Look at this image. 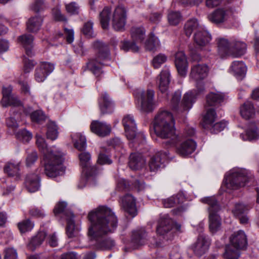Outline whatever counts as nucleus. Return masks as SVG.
<instances>
[{
	"instance_id": "bb28decb",
	"label": "nucleus",
	"mask_w": 259,
	"mask_h": 259,
	"mask_svg": "<svg viewBox=\"0 0 259 259\" xmlns=\"http://www.w3.org/2000/svg\"><path fill=\"white\" fill-rule=\"evenodd\" d=\"M211 40V35L206 30L202 29L195 32L194 36V40L200 49L207 46Z\"/></svg>"
},
{
	"instance_id": "de8ad7c7",
	"label": "nucleus",
	"mask_w": 259,
	"mask_h": 259,
	"mask_svg": "<svg viewBox=\"0 0 259 259\" xmlns=\"http://www.w3.org/2000/svg\"><path fill=\"white\" fill-rule=\"evenodd\" d=\"M18 228L21 233L31 231L34 227V223L29 219H25L18 223Z\"/></svg>"
},
{
	"instance_id": "f704fd0d",
	"label": "nucleus",
	"mask_w": 259,
	"mask_h": 259,
	"mask_svg": "<svg viewBox=\"0 0 259 259\" xmlns=\"http://www.w3.org/2000/svg\"><path fill=\"white\" fill-rule=\"evenodd\" d=\"M231 50L232 56L238 57L245 53L246 45L243 42L233 40H232Z\"/></svg>"
},
{
	"instance_id": "3c124183",
	"label": "nucleus",
	"mask_w": 259,
	"mask_h": 259,
	"mask_svg": "<svg viewBox=\"0 0 259 259\" xmlns=\"http://www.w3.org/2000/svg\"><path fill=\"white\" fill-rule=\"evenodd\" d=\"M132 190V184L124 179L118 180L116 183V190L118 192H126Z\"/></svg>"
},
{
	"instance_id": "f257e3e1",
	"label": "nucleus",
	"mask_w": 259,
	"mask_h": 259,
	"mask_svg": "<svg viewBox=\"0 0 259 259\" xmlns=\"http://www.w3.org/2000/svg\"><path fill=\"white\" fill-rule=\"evenodd\" d=\"M88 219L92 224L89 234L97 241V247L102 250L111 249L115 245L114 241L103 236L114 232L117 227L118 220L111 209L101 205L89 212Z\"/></svg>"
},
{
	"instance_id": "13d9d810",
	"label": "nucleus",
	"mask_w": 259,
	"mask_h": 259,
	"mask_svg": "<svg viewBox=\"0 0 259 259\" xmlns=\"http://www.w3.org/2000/svg\"><path fill=\"white\" fill-rule=\"evenodd\" d=\"M166 60L167 57L165 55L159 54L153 58L152 64L155 68H158Z\"/></svg>"
},
{
	"instance_id": "2f4dec72",
	"label": "nucleus",
	"mask_w": 259,
	"mask_h": 259,
	"mask_svg": "<svg viewBox=\"0 0 259 259\" xmlns=\"http://www.w3.org/2000/svg\"><path fill=\"white\" fill-rule=\"evenodd\" d=\"M145 163V160L139 153H132L130 156L128 165L133 170H137L143 167Z\"/></svg>"
},
{
	"instance_id": "680f3d73",
	"label": "nucleus",
	"mask_w": 259,
	"mask_h": 259,
	"mask_svg": "<svg viewBox=\"0 0 259 259\" xmlns=\"http://www.w3.org/2000/svg\"><path fill=\"white\" fill-rule=\"evenodd\" d=\"M74 146L79 151L83 150L86 147V139L85 137L78 135V139L75 142Z\"/></svg>"
},
{
	"instance_id": "7ed1b4c3",
	"label": "nucleus",
	"mask_w": 259,
	"mask_h": 259,
	"mask_svg": "<svg viewBox=\"0 0 259 259\" xmlns=\"http://www.w3.org/2000/svg\"><path fill=\"white\" fill-rule=\"evenodd\" d=\"M153 127L156 136L161 139H169L172 144H177L181 141V136L175 134L174 119L168 111L158 113L155 117Z\"/></svg>"
},
{
	"instance_id": "338daca9",
	"label": "nucleus",
	"mask_w": 259,
	"mask_h": 259,
	"mask_svg": "<svg viewBox=\"0 0 259 259\" xmlns=\"http://www.w3.org/2000/svg\"><path fill=\"white\" fill-rule=\"evenodd\" d=\"M46 7L44 0H35L31 7L32 10L35 12H39Z\"/></svg>"
},
{
	"instance_id": "37998d69",
	"label": "nucleus",
	"mask_w": 259,
	"mask_h": 259,
	"mask_svg": "<svg viewBox=\"0 0 259 259\" xmlns=\"http://www.w3.org/2000/svg\"><path fill=\"white\" fill-rule=\"evenodd\" d=\"M217 116L216 112L213 109H209L203 117V122L202 126L204 128H209L210 126L215 121Z\"/></svg>"
},
{
	"instance_id": "9d476101",
	"label": "nucleus",
	"mask_w": 259,
	"mask_h": 259,
	"mask_svg": "<svg viewBox=\"0 0 259 259\" xmlns=\"http://www.w3.org/2000/svg\"><path fill=\"white\" fill-rule=\"evenodd\" d=\"M122 124L124 127L125 135L128 140H137L139 137L144 138L142 133L136 132V124L134 117L131 115L125 116L122 119Z\"/></svg>"
},
{
	"instance_id": "79ce46f5",
	"label": "nucleus",
	"mask_w": 259,
	"mask_h": 259,
	"mask_svg": "<svg viewBox=\"0 0 259 259\" xmlns=\"http://www.w3.org/2000/svg\"><path fill=\"white\" fill-rule=\"evenodd\" d=\"M74 215L71 213L70 217L66 219L67 227L66 234L68 237L72 238L77 235L78 230L75 228L74 221L73 220Z\"/></svg>"
},
{
	"instance_id": "473e14b6",
	"label": "nucleus",
	"mask_w": 259,
	"mask_h": 259,
	"mask_svg": "<svg viewBox=\"0 0 259 259\" xmlns=\"http://www.w3.org/2000/svg\"><path fill=\"white\" fill-rule=\"evenodd\" d=\"M227 18V11L224 9H217L208 16L210 21L215 24L224 22Z\"/></svg>"
},
{
	"instance_id": "c03bdc74",
	"label": "nucleus",
	"mask_w": 259,
	"mask_h": 259,
	"mask_svg": "<svg viewBox=\"0 0 259 259\" xmlns=\"http://www.w3.org/2000/svg\"><path fill=\"white\" fill-rule=\"evenodd\" d=\"M240 255V250L230 245L226 246L223 256L225 259H238Z\"/></svg>"
},
{
	"instance_id": "6ab92c4d",
	"label": "nucleus",
	"mask_w": 259,
	"mask_h": 259,
	"mask_svg": "<svg viewBox=\"0 0 259 259\" xmlns=\"http://www.w3.org/2000/svg\"><path fill=\"white\" fill-rule=\"evenodd\" d=\"M54 69V66L53 64L48 62L42 63L35 70V79L38 82L44 81Z\"/></svg>"
},
{
	"instance_id": "6e6552de",
	"label": "nucleus",
	"mask_w": 259,
	"mask_h": 259,
	"mask_svg": "<svg viewBox=\"0 0 259 259\" xmlns=\"http://www.w3.org/2000/svg\"><path fill=\"white\" fill-rule=\"evenodd\" d=\"M131 33L133 41H123L121 49L126 52L131 51L134 52H137L139 48L136 43L143 41L145 38V30L142 27H133L131 30Z\"/></svg>"
},
{
	"instance_id": "c9c22d12",
	"label": "nucleus",
	"mask_w": 259,
	"mask_h": 259,
	"mask_svg": "<svg viewBox=\"0 0 259 259\" xmlns=\"http://www.w3.org/2000/svg\"><path fill=\"white\" fill-rule=\"evenodd\" d=\"M80 163L84 170L91 168V171L89 172L90 175H95L96 174V167H92L90 164L91 155L88 152H82L79 155Z\"/></svg>"
},
{
	"instance_id": "a19ab883",
	"label": "nucleus",
	"mask_w": 259,
	"mask_h": 259,
	"mask_svg": "<svg viewBox=\"0 0 259 259\" xmlns=\"http://www.w3.org/2000/svg\"><path fill=\"white\" fill-rule=\"evenodd\" d=\"M240 137L244 140L251 141L256 139L259 137L257 127L254 123H251L246 131L245 134H241Z\"/></svg>"
},
{
	"instance_id": "09e8293b",
	"label": "nucleus",
	"mask_w": 259,
	"mask_h": 259,
	"mask_svg": "<svg viewBox=\"0 0 259 259\" xmlns=\"http://www.w3.org/2000/svg\"><path fill=\"white\" fill-rule=\"evenodd\" d=\"M47 128V138L52 140H56L58 136V127L56 124L53 122H50L48 123Z\"/></svg>"
},
{
	"instance_id": "69168bd1",
	"label": "nucleus",
	"mask_w": 259,
	"mask_h": 259,
	"mask_svg": "<svg viewBox=\"0 0 259 259\" xmlns=\"http://www.w3.org/2000/svg\"><path fill=\"white\" fill-rule=\"evenodd\" d=\"M67 206V204L65 202H59L55 206L54 209V213L55 215L61 213H65V209Z\"/></svg>"
},
{
	"instance_id": "20e7f679",
	"label": "nucleus",
	"mask_w": 259,
	"mask_h": 259,
	"mask_svg": "<svg viewBox=\"0 0 259 259\" xmlns=\"http://www.w3.org/2000/svg\"><path fill=\"white\" fill-rule=\"evenodd\" d=\"M93 47L97 52L95 58L89 60L87 67L96 77H99L103 73V67L107 65L105 62L110 60L109 49L107 45L99 40L94 41Z\"/></svg>"
},
{
	"instance_id": "6e6d98bb",
	"label": "nucleus",
	"mask_w": 259,
	"mask_h": 259,
	"mask_svg": "<svg viewBox=\"0 0 259 259\" xmlns=\"http://www.w3.org/2000/svg\"><path fill=\"white\" fill-rule=\"evenodd\" d=\"M250 208V207L248 205H245L243 203H238L235 204L234 209L232 210V212L235 216H239L245 213Z\"/></svg>"
},
{
	"instance_id": "864d4df0",
	"label": "nucleus",
	"mask_w": 259,
	"mask_h": 259,
	"mask_svg": "<svg viewBox=\"0 0 259 259\" xmlns=\"http://www.w3.org/2000/svg\"><path fill=\"white\" fill-rule=\"evenodd\" d=\"M169 23L171 25H178L182 20V16L179 12L171 11L167 15Z\"/></svg>"
},
{
	"instance_id": "c85d7f7f",
	"label": "nucleus",
	"mask_w": 259,
	"mask_h": 259,
	"mask_svg": "<svg viewBox=\"0 0 259 259\" xmlns=\"http://www.w3.org/2000/svg\"><path fill=\"white\" fill-rule=\"evenodd\" d=\"M147 234L144 229H141L133 232L131 243L134 248H137L143 245L145 242Z\"/></svg>"
},
{
	"instance_id": "e433bc0d",
	"label": "nucleus",
	"mask_w": 259,
	"mask_h": 259,
	"mask_svg": "<svg viewBox=\"0 0 259 259\" xmlns=\"http://www.w3.org/2000/svg\"><path fill=\"white\" fill-rule=\"evenodd\" d=\"M42 18L40 16L31 17L27 23V29L29 32H36L42 25Z\"/></svg>"
},
{
	"instance_id": "f3484780",
	"label": "nucleus",
	"mask_w": 259,
	"mask_h": 259,
	"mask_svg": "<svg viewBox=\"0 0 259 259\" xmlns=\"http://www.w3.org/2000/svg\"><path fill=\"white\" fill-rule=\"evenodd\" d=\"M98 104L102 115L110 114L114 111V104L105 92L101 95L98 99Z\"/></svg>"
},
{
	"instance_id": "b1692460",
	"label": "nucleus",
	"mask_w": 259,
	"mask_h": 259,
	"mask_svg": "<svg viewBox=\"0 0 259 259\" xmlns=\"http://www.w3.org/2000/svg\"><path fill=\"white\" fill-rule=\"evenodd\" d=\"M175 63L179 74L182 76H185L187 72L188 62L183 52H179L176 54Z\"/></svg>"
},
{
	"instance_id": "5701e85b",
	"label": "nucleus",
	"mask_w": 259,
	"mask_h": 259,
	"mask_svg": "<svg viewBox=\"0 0 259 259\" xmlns=\"http://www.w3.org/2000/svg\"><path fill=\"white\" fill-rule=\"evenodd\" d=\"M91 131L100 137H105L111 132V127L105 122L94 120L90 125Z\"/></svg>"
},
{
	"instance_id": "423d86ee",
	"label": "nucleus",
	"mask_w": 259,
	"mask_h": 259,
	"mask_svg": "<svg viewBox=\"0 0 259 259\" xmlns=\"http://www.w3.org/2000/svg\"><path fill=\"white\" fill-rule=\"evenodd\" d=\"M198 90V94H196L195 92H190L186 93L181 103L180 101L181 98V92L179 90L176 91L172 95L171 100V106L172 110L178 113H183L189 111L191 108L196 96H198V94H200L204 91L203 85H200V88Z\"/></svg>"
},
{
	"instance_id": "0e129e2a",
	"label": "nucleus",
	"mask_w": 259,
	"mask_h": 259,
	"mask_svg": "<svg viewBox=\"0 0 259 259\" xmlns=\"http://www.w3.org/2000/svg\"><path fill=\"white\" fill-rule=\"evenodd\" d=\"M146 188V185L143 180H135L132 183V190L134 189L138 192L143 191Z\"/></svg>"
},
{
	"instance_id": "9b49d317",
	"label": "nucleus",
	"mask_w": 259,
	"mask_h": 259,
	"mask_svg": "<svg viewBox=\"0 0 259 259\" xmlns=\"http://www.w3.org/2000/svg\"><path fill=\"white\" fill-rule=\"evenodd\" d=\"M126 10L122 5L117 6L113 14L112 25L116 31H122L125 24Z\"/></svg>"
},
{
	"instance_id": "aec40b11",
	"label": "nucleus",
	"mask_w": 259,
	"mask_h": 259,
	"mask_svg": "<svg viewBox=\"0 0 259 259\" xmlns=\"http://www.w3.org/2000/svg\"><path fill=\"white\" fill-rule=\"evenodd\" d=\"M210 242L203 235H200L195 243L192 246L194 253L197 256H201L208 250Z\"/></svg>"
},
{
	"instance_id": "a18cd8bd",
	"label": "nucleus",
	"mask_w": 259,
	"mask_h": 259,
	"mask_svg": "<svg viewBox=\"0 0 259 259\" xmlns=\"http://www.w3.org/2000/svg\"><path fill=\"white\" fill-rule=\"evenodd\" d=\"M158 46H159L158 40L154 34L151 33L149 38L145 42V49L149 51H154Z\"/></svg>"
},
{
	"instance_id": "39448f33",
	"label": "nucleus",
	"mask_w": 259,
	"mask_h": 259,
	"mask_svg": "<svg viewBox=\"0 0 259 259\" xmlns=\"http://www.w3.org/2000/svg\"><path fill=\"white\" fill-rule=\"evenodd\" d=\"M253 181L254 176L250 171L245 169H237L231 170L226 176L224 183L227 188L236 190Z\"/></svg>"
},
{
	"instance_id": "4d7b16f0",
	"label": "nucleus",
	"mask_w": 259,
	"mask_h": 259,
	"mask_svg": "<svg viewBox=\"0 0 259 259\" xmlns=\"http://www.w3.org/2000/svg\"><path fill=\"white\" fill-rule=\"evenodd\" d=\"M16 137L23 142H28L32 138V135L26 129H22L16 134Z\"/></svg>"
},
{
	"instance_id": "a878e982",
	"label": "nucleus",
	"mask_w": 259,
	"mask_h": 259,
	"mask_svg": "<svg viewBox=\"0 0 259 259\" xmlns=\"http://www.w3.org/2000/svg\"><path fill=\"white\" fill-rule=\"evenodd\" d=\"M230 70L237 79L241 80L245 76L247 67L243 62L235 61L232 63Z\"/></svg>"
},
{
	"instance_id": "f8f14e48",
	"label": "nucleus",
	"mask_w": 259,
	"mask_h": 259,
	"mask_svg": "<svg viewBox=\"0 0 259 259\" xmlns=\"http://www.w3.org/2000/svg\"><path fill=\"white\" fill-rule=\"evenodd\" d=\"M3 98L1 100V104L3 107L9 106H20L21 102L18 97L12 94V87L11 85L3 87L2 89Z\"/></svg>"
},
{
	"instance_id": "412c9836",
	"label": "nucleus",
	"mask_w": 259,
	"mask_h": 259,
	"mask_svg": "<svg viewBox=\"0 0 259 259\" xmlns=\"http://www.w3.org/2000/svg\"><path fill=\"white\" fill-rule=\"evenodd\" d=\"M170 81V74L168 68L163 69L157 77V84L159 91L163 94L166 93Z\"/></svg>"
},
{
	"instance_id": "72a5a7b5",
	"label": "nucleus",
	"mask_w": 259,
	"mask_h": 259,
	"mask_svg": "<svg viewBox=\"0 0 259 259\" xmlns=\"http://www.w3.org/2000/svg\"><path fill=\"white\" fill-rule=\"evenodd\" d=\"M241 116L245 119L253 118L255 115V110L253 105L250 102H246L240 107Z\"/></svg>"
},
{
	"instance_id": "1a4fd4ad",
	"label": "nucleus",
	"mask_w": 259,
	"mask_h": 259,
	"mask_svg": "<svg viewBox=\"0 0 259 259\" xmlns=\"http://www.w3.org/2000/svg\"><path fill=\"white\" fill-rule=\"evenodd\" d=\"M138 96L141 100V110L142 111L149 112L154 109L155 104L153 100L154 92L153 90L140 91L138 93Z\"/></svg>"
},
{
	"instance_id": "58836bf2",
	"label": "nucleus",
	"mask_w": 259,
	"mask_h": 259,
	"mask_svg": "<svg viewBox=\"0 0 259 259\" xmlns=\"http://www.w3.org/2000/svg\"><path fill=\"white\" fill-rule=\"evenodd\" d=\"M19 170V164L11 162H7L4 167V171L6 174L10 177H16L17 179L20 176Z\"/></svg>"
},
{
	"instance_id": "49530a36",
	"label": "nucleus",
	"mask_w": 259,
	"mask_h": 259,
	"mask_svg": "<svg viewBox=\"0 0 259 259\" xmlns=\"http://www.w3.org/2000/svg\"><path fill=\"white\" fill-rule=\"evenodd\" d=\"M30 118L33 122L42 123L46 120L47 116L41 110H36L30 114Z\"/></svg>"
},
{
	"instance_id": "8fccbe9b",
	"label": "nucleus",
	"mask_w": 259,
	"mask_h": 259,
	"mask_svg": "<svg viewBox=\"0 0 259 259\" xmlns=\"http://www.w3.org/2000/svg\"><path fill=\"white\" fill-rule=\"evenodd\" d=\"M46 236L47 233L46 232H39L35 236L32 238L29 244V246H32L35 248L39 246L44 241Z\"/></svg>"
},
{
	"instance_id": "2eb2a0df",
	"label": "nucleus",
	"mask_w": 259,
	"mask_h": 259,
	"mask_svg": "<svg viewBox=\"0 0 259 259\" xmlns=\"http://www.w3.org/2000/svg\"><path fill=\"white\" fill-rule=\"evenodd\" d=\"M120 199L121 207L124 210L132 217L136 216L137 214L136 199L130 194H125Z\"/></svg>"
},
{
	"instance_id": "dca6fc26",
	"label": "nucleus",
	"mask_w": 259,
	"mask_h": 259,
	"mask_svg": "<svg viewBox=\"0 0 259 259\" xmlns=\"http://www.w3.org/2000/svg\"><path fill=\"white\" fill-rule=\"evenodd\" d=\"M196 146L194 141L188 139L176 145V152L181 157H187L195 151Z\"/></svg>"
},
{
	"instance_id": "4c0bfd02",
	"label": "nucleus",
	"mask_w": 259,
	"mask_h": 259,
	"mask_svg": "<svg viewBox=\"0 0 259 259\" xmlns=\"http://www.w3.org/2000/svg\"><path fill=\"white\" fill-rule=\"evenodd\" d=\"M202 29L196 19H191L188 20L184 25V32L188 37H190L193 32L195 31L197 32L198 30H201Z\"/></svg>"
},
{
	"instance_id": "393cba45",
	"label": "nucleus",
	"mask_w": 259,
	"mask_h": 259,
	"mask_svg": "<svg viewBox=\"0 0 259 259\" xmlns=\"http://www.w3.org/2000/svg\"><path fill=\"white\" fill-rule=\"evenodd\" d=\"M19 41L24 47L26 55L29 57H32L34 55L33 51L34 37L29 34H24L19 36Z\"/></svg>"
},
{
	"instance_id": "774afa93",
	"label": "nucleus",
	"mask_w": 259,
	"mask_h": 259,
	"mask_svg": "<svg viewBox=\"0 0 259 259\" xmlns=\"http://www.w3.org/2000/svg\"><path fill=\"white\" fill-rule=\"evenodd\" d=\"M97 162L99 164L103 165L110 164L112 163V161L108 155L104 153H100Z\"/></svg>"
},
{
	"instance_id": "a211bd4d",
	"label": "nucleus",
	"mask_w": 259,
	"mask_h": 259,
	"mask_svg": "<svg viewBox=\"0 0 259 259\" xmlns=\"http://www.w3.org/2000/svg\"><path fill=\"white\" fill-rule=\"evenodd\" d=\"M168 154L167 151H160L152 157L149 163L150 170L156 171L161 167H163L165 160L169 158Z\"/></svg>"
},
{
	"instance_id": "7c9ffc66",
	"label": "nucleus",
	"mask_w": 259,
	"mask_h": 259,
	"mask_svg": "<svg viewBox=\"0 0 259 259\" xmlns=\"http://www.w3.org/2000/svg\"><path fill=\"white\" fill-rule=\"evenodd\" d=\"M225 99V95L221 92H210L206 97V104L208 106L220 105Z\"/></svg>"
},
{
	"instance_id": "bf43d9fd",
	"label": "nucleus",
	"mask_w": 259,
	"mask_h": 259,
	"mask_svg": "<svg viewBox=\"0 0 259 259\" xmlns=\"http://www.w3.org/2000/svg\"><path fill=\"white\" fill-rule=\"evenodd\" d=\"M227 125V122L225 121H221L210 126L208 128L212 133L216 134L223 131Z\"/></svg>"
},
{
	"instance_id": "4be33fe9",
	"label": "nucleus",
	"mask_w": 259,
	"mask_h": 259,
	"mask_svg": "<svg viewBox=\"0 0 259 259\" xmlns=\"http://www.w3.org/2000/svg\"><path fill=\"white\" fill-rule=\"evenodd\" d=\"M208 68L205 64H197L191 68L190 77L196 81H201L207 76Z\"/></svg>"
},
{
	"instance_id": "e2e57ef3",
	"label": "nucleus",
	"mask_w": 259,
	"mask_h": 259,
	"mask_svg": "<svg viewBox=\"0 0 259 259\" xmlns=\"http://www.w3.org/2000/svg\"><path fill=\"white\" fill-rule=\"evenodd\" d=\"M4 259H17V252L16 250L13 248H8L4 250Z\"/></svg>"
},
{
	"instance_id": "4468645a",
	"label": "nucleus",
	"mask_w": 259,
	"mask_h": 259,
	"mask_svg": "<svg viewBox=\"0 0 259 259\" xmlns=\"http://www.w3.org/2000/svg\"><path fill=\"white\" fill-rule=\"evenodd\" d=\"M230 245L239 250L246 249L247 246V237L245 233L242 231L233 233L229 238Z\"/></svg>"
},
{
	"instance_id": "c756f323",
	"label": "nucleus",
	"mask_w": 259,
	"mask_h": 259,
	"mask_svg": "<svg viewBox=\"0 0 259 259\" xmlns=\"http://www.w3.org/2000/svg\"><path fill=\"white\" fill-rule=\"evenodd\" d=\"M232 41L227 39L220 38L218 41V53L221 57L232 56Z\"/></svg>"
},
{
	"instance_id": "ddd939ff",
	"label": "nucleus",
	"mask_w": 259,
	"mask_h": 259,
	"mask_svg": "<svg viewBox=\"0 0 259 259\" xmlns=\"http://www.w3.org/2000/svg\"><path fill=\"white\" fill-rule=\"evenodd\" d=\"M174 228V222L167 214L160 216L157 222L156 232L160 236H164L170 233Z\"/></svg>"
},
{
	"instance_id": "f03ea898",
	"label": "nucleus",
	"mask_w": 259,
	"mask_h": 259,
	"mask_svg": "<svg viewBox=\"0 0 259 259\" xmlns=\"http://www.w3.org/2000/svg\"><path fill=\"white\" fill-rule=\"evenodd\" d=\"M36 144L44 154L45 161L46 175L50 178H55L64 173L65 169L62 164L63 162V154L60 152L49 151L44 138L36 135Z\"/></svg>"
},
{
	"instance_id": "ea45409f",
	"label": "nucleus",
	"mask_w": 259,
	"mask_h": 259,
	"mask_svg": "<svg viewBox=\"0 0 259 259\" xmlns=\"http://www.w3.org/2000/svg\"><path fill=\"white\" fill-rule=\"evenodd\" d=\"M111 14V8L108 7H105L100 13V21L101 26L104 29H108L109 28Z\"/></svg>"
},
{
	"instance_id": "5fc2aeb1",
	"label": "nucleus",
	"mask_w": 259,
	"mask_h": 259,
	"mask_svg": "<svg viewBox=\"0 0 259 259\" xmlns=\"http://www.w3.org/2000/svg\"><path fill=\"white\" fill-rule=\"evenodd\" d=\"M93 22L91 21H88L85 22L82 29V33L88 37H93L95 36L93 31Z\"/></svg>"
},
{
	"instance_id": "052dcab7",
	"label": "nucleus",
	"mask_w": 259,
	"mask_h": 259,
	"mask_svg": "<svg viewBox=\"0 0 259 259\" xmlns=\"http://www.w3.org/2000/svg\"><path fill=\"white\" fill-rule=\"evenodd\" d=\"M29 214L35 218H43L46 215L43 210L36 207H33L30 209Z\"/></svg>"
},
{
	"instance_id": "603ef678",
	"label": "nucleus",
	"mask_w": 259,
	"mask_h": 259,
	"mask_svg": "<svg viewBox=\"0 0 259 259\" xmlns=\"http://www.w3.org/2000/svg\"><path fill=\"white\" fill-rule=\"evenodd\" d=\"M181 195H176L170 197L162 200L163 206L165 208H170L175 206L177 204L181 203L180 200Z\"/></svg>"
},
{
	"instance_id": "cd10ccee",
	"label": "nucleus",
	"mask_w": 259,
	"mask_h": 259,
	"mask_svg": "<svg viewBox=\"0 0 259 259\" xmlns=\"http://www.w3.org/2000/svg\"><path fill=\"white\" fill-rule=\"evenodd\" d=\"M25 185L29 192H34L40 187V178L37 175L31 174L28 175L25 179Z\"/></svg>"
},
{
	"instance_id": "0eeeda50",
	"label": "nucleus",
	"mask_w": 259,
	"mask_h": 259,
	"mask_svg": "<svg viewBox=\"0 0 259 259\" xmlns=\"http://www.w3.org/2000/svg\"><path fill=\"white\" fill-rule=\"evenodd\" d=\"M201 201L209 206V229L210 232L214 234L221 229L222 219L219 214L221 209V206L214 196L204 197Z\"/></svg>"
}]
</instances>
